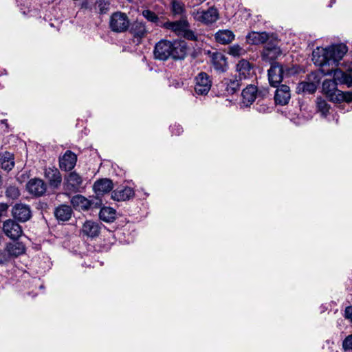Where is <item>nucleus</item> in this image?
Instances as JSON below:
<instances>
[{
    "label": "nucleus",
    "mask_w": 352,
    "mask_h": 352,
    "mask_svg": "<svg viewBox=\"0 0 352 352\" xmlns=\"http://www.w3.org/2000/svg\"><path fill=\"white\" fill-rule=\"evenodd\" d=\"M113 188V182L108 178L99 179L93 185V189L96 195L100 197L109 193Z\"/></svg>",
    "instance_id": "obj_11"
},
{
    "label": "nucleus",
    "mask_w": 352,
    "mask_h": 352,
    "mask_svg": "<svg viewBox=\"0 0 352 352\" xmlns=\"http://www.w3.org/2000/svg\"><path fill=\"white\" fill-rule=\"evenodd\" d=\"M282 54L279 47L271 44H267L263 51V58L266 60L272 61L277 58Z\"/></svg>",
    "instance_id": "obj_22"
},
{
    "label": "nucleus",
    "mask_w": 352,
    "mask_h": 352,
    "mask_svg": "<svg viewBox=\"0 0 352 352\" xmlns=\"http://www.w3.org/2000/svg\"><path fill=\"white\" fill-rule=\"evenodd\" d=\"M212 63L214 69L219 72H225L228 68L226 58L219 52H215L212 56Z\"/></svg>",
    "instance_id": "obj_23"
},
{
    "label": "nucleus",
    "mask_w": 352,
    "mask_h": 352,
    "mask_svg": "<svg viewBox=\"0 0 352 352\" xmlns=\"http://www.w3.org/2000/svg\"><path fill=\"white\" fill-rule=\"evenodd\" d=\"M20 190L18 187L15 186H10L6 190V195L8 198L12 200L17 199L20 196Z\"/></svg>",
    "instance_id": "obj_34"
},
{
    "label": "nucleus",
    "mask_w": 352,
    "mask_h": 352,
    "mask_svg": "<svg viewBox=\"0 0 352 352\" xmlns=\"http://www.w3.org/2000/svg\"><path fill=\"white\" fill-rule=\"evenodd\" d=\"M77 161V156L71 151H67L63 157L59 158V166L61 170L69 171L72 170Z\"/></svg>",
    "instance_id": "obj_13"
},
{
    "label": "nucleus",
    "mask_w": 352,
    "mask_h": 352,
    "mask_svg": "<svg viewBox=\"0 0 352 352\" xmlns=\"http://www.w3.org/2000/svg\"><path fill=\"white\" fill-rule=\"evenodd\" d=\"M90 208H98L102 205V200L100 196H96L95 197L89 199Z\"/></svg>",
    "instance_id": "obj_40"
},
{
    "label": "nucleus",
    "mask_w": 352,
    "mask_h": 352,
    "mask_svg": "<svg viewBox=\"0 0 352 352\" xmlns=\"http://www.w3.org/2000/svg\"><path fill=\"white\" fill-rule=\"evenodd\" d=\"M96 5L101 14L107 13L109 9V2L106 0H97Z\"/></svg>",
    "instance_id": "obj_37"
},
{
    "label": "nucleus",
    "mask_w": 352,
    "mask_h": 352,
    "mask_svg": "<svg viewBox=\"0 0 352 352\" xmlns=\"http://www.w3.org/2000/svg\"><path fill=\"white\" fill-rule=\"evenodd\" d=\"M71 204L75 209L88 210L90 209L89 199L81 195H77L71 199Z\"/></svg>",
    "instance_id": "obj_25"
},
{
    "label": "nucleus",
    "mask_w": 352,
    "mask_h": 352,
    "mask_svg": "<svg viewBox=\"0 0 352 352\" xmlns=\"http://www.w3.org/2000/svg\"><path fill=\"white\" fill-rule=\"evenodd\" d=\"M268 39L266 32H253L246 36L247 42L252 45H258L265 43Z\"/></svg>",
    "instance_id": "obj_27"
},
{
    "label": "nucleus",
    "mask_w": 352,
    "mask_h": 352,
    "mask_svg": "<svg viewBox=\"0 0 352 352\" xmlns=\"http://www.w3.org/2000/svg\"><path fill=\"white\" fill-rule=\"evenodd\" d=\"M316 87L314 83L309 82H301L298 83L296 87V91L298 93L307 92L309 94L315 91Z\"/></svg>",
    "instance_id": "obj_32"
},
{
    "label": "nucleus",
    "mask_w": 352,
    "mask_h": 352,
    "mask_svg": "<svg viewBox=\"0 0 352 352\" xmlns=\"http://www.w3.org/2000/svg\"><path fill=\"white\" fill-rule=\"evenodd\" d=\"M100 223L93 220H86L80 230V235L94 239L100 234Z\"/></svg>",
    "instance_id": "obj_8"
},
{
    "label": "nucleus",
    "mask_w": 352,
    "mask_h": 352,
    "mask_svg": "<svg viewBox=\"0 0 352 352\" xmlns=\"http://www.w3.org/2000/svg\"><path fill=\"white\" fill-rule=\"evenodd\" d=\"M337 83L333 80H325L322 83V91L332 102H340L352 101V91H342L337 88Z\"/></svg>",
    "instance_id": "obj_3"
},
{
    "label": "nucleus",
    "mask_w": 352,
    "mask_h": 352,
    "mask_svg": "<svg viewBox=\"0 0 352 352\" xmlns=\"http://www.w3.org/2000/svg\"><path fill=\"white\" fill-rule=\"evenodd\" d=\"M142 14L147 21L155 23L157 26L162 27L163 23L162 18L159 17L153 11L148 9L144 10Z\"/></svg>",
    "instance_id": "obj_31"
},
{
    "label": "nucleus",
    "mask_w": 352,
    "mask_h": 352,
    "mask_svg": "<svg viewBox=\"0 0 352 352\" xmlns=\"http://www.w3.org/2000/svg\"><path fill=\"white\" fill-rule=\"evenodd\" d=\"M130 27V21L126 14L118 11L113 12L109 20L110 29L117 33L125 32Z\"/></svg>",
    "instance_id": "obj_4"
},
{
    "label": "nucleus",
    "mask_w": 352,
    "mask_h": 352,
    "mask_svg": "<svg viewBox=\"0 0 352 352\" xmlns=\"http://www.w3.org/2000/svg\"><path fill=\"white\" fill-rule=\"evenodd\" d=\"M67 189L77 192L82 184V177L76 171L71 172L65 178Z\"/></svg>",
    "instance_id": "obj_18"
},
{
    "label": "nucleus",
    "mask_w": 352,
    "mask_h": 352,
    "mask_svg": "<svg viewBox=\"0 0 352 352\" xmlns=\"http://www.w3.org/2000/svg\"><path fill=\"white\" fill-rule=\"evenodd\" d=\"M11 214L13 219L20 223L29 221L32 216L30 206L22 203L16 204L12 208Z\"/></svg>",
    "instance_id": "obj_5"
},
{
    "label": "nucleus",
    "mask_w": 352,
    "mask_h": 352,
    "mask_svg": "<svg viewBox=\"0 0 352 352\" xmlns=\"http://www.w3.org/2000/svg\"><path fill=\"white\" fill-rule=\"evenodd\" d=\"M241 47L239 45H233L229 47L228 54L234 57H239L241 55Z\"/></svg>",
    "instance_id": "obj_41"
},
{
    "label": "nucleus",
    "mask_w": 352,
    "mask_h": 352,
    "mask_svg": "<svg viewBox=\"0 0 352 352\" xmlns=\"http://www.w3.org/2000/svg\"><path fill=\"white\" fill-rule=\"evenodd\" d=\"M290 98V89L287 85H282L276 90L274 100L276 104L285 105L289 102Z\"/></svg>",
    "instance_id": "obj_16"
},
{
    "label": "nucleus",
    "mask_w": 352,
    "mask_h": 352,
    "mask_svg": "<svg viewBox=\"0 0 352 352\" xmlns=\"http://www.w3.org/2000/svg\"><path fill=\"white\" fill-rule=\"evenodd\" d=\"M44 175L51 188L57 189L60 187L62 182V177L58 168L55 167L45 168Z\"/></svg>",
    "instance_id": "obj_12"
},
{
    "label": "nucleus",
    "mask_w": 352,
    "mask_h": 352,
    "mask_svg": "<svg viewBox=\"0 0 352 352\" xmlns=\"http://www.w3.org/2000/svg\"><path fill=\"white\" fill-rule=\"evenodd\" d=\"M344 68L348 72H352V61L348 62V63H344Z\"/></svg>",
    "instance_id": "obj_46"
},
{
    "label": "nucleus",
    "mask_w": 352,
    "mask_h": 352,
    "mask_svg": "<svg viewBox=\"0 0 352 352\" xmlns=\"http://www.w3.org/2000/svg\"><path fill=\"white\" fill-rule=\"evenodd\" d=\"M327 69H332V67H327ZM346 73L340 70V69H338L337 67L333 68L331 71V74L333 77V80L337 84H342V80H344Z\"/></svg>",
    "instance_id": "obj_33"
},
{
    "label": "nucleus",
    "mask_w": 352,
    "mask_h": 352,
    "mask_svg": "<svg viewBox=\"0 0 352 352\" xmlns=\"http://www.w3.org/2000/svg\"><path fill=\"white\" fill-rule=\"evenodd\" d=\"M241 63L242 60H239L236 66V72H239V79H236V78L234 80H230V83L228 85L227 90L232 94H234L237 90H239L241 86V71L242 70V65H241Z\"/></svg>",
    "instance_id": "obj_29"
},
{
    "label": "nucleus",
    "mask_w": 352,
    "mask_h": 352,
    "mask_svg": "<svg viewBox=\"0 0 352 352\" xmlns=\"http://www.w3.org/2000/svg\"><path fill=\"white\" fill-rule=\"evenodd\" d=\"M8 208V205L7 204L1 203L0 204V214H2V212L7 211Z\"/></svg>",
    "instance_id": "obj_45"
},
{
    "label": "nucleus",
    "mask_w": 352,
    "mask_h": 352,
    "mask_svg": "<svg viewBox=\"0 0 352 352\" xmlns=\"http://www.w3.org/2000/svg\"><path fill=\"white\" fill-rule=\"evenodd\" d=\"M218 19V10L214 7H210L207 10L202 11L197 14V20L206 25L216 22Z\"/></svg>",
    "instance_id": "obj_15"
},
{
    "label": "nucleus",
    "mask_w": 352,
    "mask_h": 352,
    "mask_svg": "<svg viewBox=\"0 0 352 352\" xmlns=\"http://www.w3.org/2000/svg\"><path fill=\"white\" fill-rule=\"evenodd\" d=\"M12 259V258L6 248L0 249V265L6 264L10 262Z\"/></svg>",
    "instance_id": "obj_38"
},
{
    "label": "nucleus",
    "mask_w": 352,
    "mask_h": 352,
    "mask_svg": "<svg viewBox=\"0 0 352 352\" xmlns=\"http://www.w3.org/2000/svg\"><path fill=\"white\" fill-rule=\"evenodd\" d=\"M283 74L284 69L280 64L277 62L272 63L267 72L270 85L274 87H278L283 79Z\"/></svg>",
    "instance_id": "obj_7"
},
{
    "label": "nucleus",
    "mask_w": 352,
    "mask_h": 352,
    "mask_svg": "<svg viewBox=\"0 0 352 352\" xmlns=\"http://www.w3.org/2000/svg\"><path fill=\"white\" fill-rule=\"evenodd\" d=\"M317 108L323 116H326L329 111L330 106L322 98H317Z\"/></svg>",
    "instance_id": "obj_35"
},
{
    "label": "nucleus",
    "mask_w": 352,
    "mask_h": 352,
    "mask_svg": "<svg viewBox=\"0 0 352 352\" xmlns=\"http://www.w3.org/2000/svg\"><path fill=\"white\" fill-rule=\"evenodd\" d=\"M342 84H345L348 87H351L352 85V76L350 74H346Z\"/></svg>",
    "instance_id": "obj_43"
},
{
    "label": "nucleus",
    "mask_w": 352,
    "mask_h": 352,
    "mask_svg": "<svg viewBox=\"0 0 352 352\" xmlns=\"http://www.w3.org/2000/svg\"><path fill=\"white\" fill-rule=\"evenodd\" d=\"M14 155L13 153L4 151L0 153V167L9 173L14 166Z\"/></svg>",
    "instance_id": "obj_20"
},
{
    "label": "nucleus",
    "mask_w": 352,
    "mask_h": 352,
    "mask_svg": "<svg viewBox=\"0 0 352 352\" xmlns=\"http://www.w3.org/2000/svg\"><path fill=\"white\" fill-rule=\"evenodd\" d=\"M182 34H183V36L190 41H196L197 40V36L195 34V32L192 30H188L187 28H185V30H183Z\"/></svg>",
    "instance_id": "obj_42"
},
{
    "label": "nucleus",
    "mask_w": 352,
    "mask_h": 352,
    "mask_svg": "<svg viewBox=\"0 0 352 352\" xmlns=\"http://www.w3.org/2000/svg\"><path fill=\"white\" fill-rule=\"evenodd\" d=\"M129 32L133 36L136 38L138 43H140L142 39L144 38L148 32L146 28L145 23L138 21L131 24Z\"/></svg>",
    "instance_id": "obj_17"
},
{
    "label": "nucleus",
    "mask_w": 352,
    "mask_h": 352,
    "mask_svg": "<svg viewBox=\"0 0 352 352\" xmlns=\"http://www.w3.org/2000/svg\"><path fill=\"white\" fill-rule=\"evenodd\" d=\"M189 24L186 20H179L176 21H166L163 22L162 28H164L168 30H171L173 32L181 34L185 28L188 27Z\"/></svg>",
    "instance_id": "obj_21"
},
{
    "label": "nucleus",
    "mask_w": 352,
    "mask_h": 352,
    "mask_svg": "<svg viewBox=\"0 0 352 352\" xmlns=\"http://www.w3.org/2000/svg\"><path fill=\"white\" fill-rule=\"evenodd\" d=\"M344 317L352 322V306L346 307L344 311Z\"/></svg>",
    "instance_id": "obj_44"
},
{
    "label": "nucleus",
    "mask_w": 352,
    "mask_h": 352,
    "mask_svg": "<svg viewBox=\"0 0 352 352\" xmlns=\"http://www.w3.org/2000/svg\"><path fill=\"white\" fill-rule=\"evenodd\" d=\"M342 348L345 351H352V334L346 336L342 342Z\"/></svg>",
    "instance_id": "obj_39"
},
{
    "label": "nucleus",
    "mask_w": 352,
    "mask_h": 352,
    "mask_svg": "<svg viewBox=\"0 0 352 352\" xmlns=\"http://www.w3.org/2000/svg\"><path fill=\"white\" fill-rule=\"evenodd\" d=\"M211 87L209 76L205 72H201L196 77L195 91L199 95H206Z\"/></svg>",
    "instance_id": "obj_10"
},
{
    "label": "nucleus",
    "mask_w": 352,
    "mask_h": 352,
    "mask_svg": "<svg viewBox=\"0 0 352 352\" xmlns=\"http://www.w3.org/2000/svg\"><path fill=\"white\" fill-rule=\"evenodd\" d=\"M257 96V87L252 85L243 89V106L249 107L255 100Z\"/></svg>",
    "instance_id": "obj_24"
},
{
    "label": "nucleus",
    "mask_w": 352,
    "mask_h": 352,
    "mask_svg": "<svg viewBox=\"0 0 352 352\" xmlns=\"http://www.w3.org/2000/svg\"><path fill=\"white\" fill-rule=\"evenodd\" d=\"M234 37L232 32L228 30H219L214 35L216 41L223 45L230 43L234 39Z\"/></svg>",
    "instance_id": "obj_28"
},
{
    "label": "nucleus",
    "mask_w": 352,
    "mask_h": 352,
    "mask_svg": "<svg viewBox=\"0 0 352 352\" xmlns=\"http://www.w3.org/2000/svg\"><path fill=\"white\" fill-rule=\"evenodd\" d=\"M243 69H250V65L248 62H246L243 60Z\"/></svg>",
    "instance_id": "obj_47"
},
{
    "label": "nucleus",
    "mask_w": 352,
    "mask_h": 352,
    "mask_svg": "<svg viewBox=\"0 0 352 352\" xmlns=\"http://www.w3.org/2000/svg\"><path fill=\"white\" fill-rule=\"evenodd\" d=\"M54 214L58 221L64 222L71 219L73 211L69 206L61 204L54 209Z\"/></svg>",
    "instance_id": "obj_19"
},
{
    "label": "nucleus",
    "mask_w": 352,
    "mask_h": 352,
    "mask_svg": "<svg viewBox=\"0 0 352 352\" xmlns=\"http://www.w3.org/2000/svg\"><path fill=\"white\" fill-rule=\"evenodd\" d=\"M3 230L7 236L14 240L18 239L23 233L21 226L14 219H8L4 221Z\"/></svg>",
    "instance_id": "obj_9"
},
{
    "label": "nucleus",
    "mask_w": 352,
    "mask_h": 352,
    "mask_svg": "<svg viewBox=\"0 0 352 352\" xmlns=\"http://www.w3.org/2000/svg\"><path fill=\"white\" fill-rule=\"evenodd\" d=\"M347 51V46L343 43L331 45L324 48L317 47L313 51L312 60L320 67L319 70L323 75H331L333 69L327 67H336Z\"/></svg>",
    "instance_id": "obj_1"
},
{
    "label": "nucleus",
    "mask_w": 352,
    "mask_h": 352,
    "mask_svg": "<svg viewBox=\"0 0 352 352\" xmlns=\"http://www.w3.org/2000/svg\"><path fill=\"white\" fill-rule=\"evenodd\" d=\"M172 12L174 15H181L185 12L184 4L179 1H174L172 3Z\"/></svg>",
    "instance_id": "obj_36"
},
{
    "label": "nucleus",
    "mask_w": 352,
    "mask_h": 352,
    "mask_svg": "<svg viewBox=\"0 0 352 352\" xmlns=\"http://www.w3.org/2000/svg\"><path fill=\"white\" fill-rule=\"evenodd\" d=\"M200 2H204L206 0H199Z\"/></svg>",
    "instance_id": "obj_49"
},
{
    "label": "nucleus",
    "mask_w": 352,
    "mask_h": 352,
    "mask_svg": "<svg viewBox=\"0 0 352 352\" xmlns=\"http://www.w3.org/2000/svg\"><path fill=\"white\" fill-rule=\"evenodd\" d=\"M336 3V0H331L329 7H332V5Z\"/></svg>",
    "instance_id": "obj_48"
},
{
    "label": "nucleus",
    "mask_w": 352,
    "mask_h": 352,
    "mask_svg": "<svg viewBox=\"0 0 352 352\" xmlns=\"http://www.w3.org/2000/svg\"><path fill=\"white\" fill-rule=\"evenodd\" d=\"M154 56L160 60H166L169 58L175 60H183L187 54V43L184 41L161 40L155 44Z\"/></svg>",
    "instance_id": "obj_2"
},
{
    "label": "nucleus",
    "mask_w": 352,
    "mask_h": 352,
    "mask_svg": "<svg viewBox=\"0 0 352 352\" xmlns=\"http://www.w3.org/2000/svg\"><path fill=\"white\" fill-rule=\"evenodd\" d=\"M47 184L43 179L37 177L30 179L26 184V190L29 194L34 197L43 196L47 191Z\"/></svg>",
    "instance_id": "obj_6"
},
{
    "label": "nucleus",
    "mask_w": 352,
    "mask_h": 352,
    "mask_svg": "<svg viewBox=\"0 0 352 352\" xmlns=\"http://www.w3.org/2000/svg\"><path fill=\"white\" fill-rule=\"evenodd\" d=\"M116 211L111 207H102L99 212V217L103 221L113 222L116 219Z\"/></svg>",
    "instance_id": "obj_30"
},
{
    "label": "nucleus",
    "mask_w": 352,
    "mask_h": 352,
    "mask_svg": "<svg viewBox=\"0 0 352 352\" xmlns=\"http://www.w3.org/2000/svg\"><path fill=\"white\" fill-rule=\"evenodd\" d=\"M6 248L12 259L23 254L25 250L24 245L19 242L8 243Z\"/></svg>",
    "instance_id": "obj_26"
},
{
    "label": "nucleus",
    "mask_w": 352,
    "mask_h": 352,
    "mask_svg": "<svg viewBox=\"0 0 352 352\" xmlns=\"http://www.w3.org/2000/svg\"><path fill=\"white\" fill-rule=\"evenodd\" d=\"M135 196V192L131 187H118L112 192L111 198L117 201L129 200Z\"/></svg>",
    "instance_id": "obj_14"
}]
</instances>
